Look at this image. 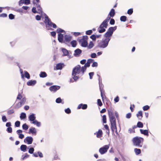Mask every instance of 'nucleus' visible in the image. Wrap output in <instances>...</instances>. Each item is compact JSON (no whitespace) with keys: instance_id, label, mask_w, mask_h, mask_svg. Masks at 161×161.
Listing matches in <instances>:
<instances>
[{"instance_id":"obj_45","label":"nucleus","mask_w":161,"mask_h":161,"mask_svg":"<svg viewBox=\"0 0 161 161\" xmlns=\"http://www.w3.org/2000/svg\"><path fill=\"white\" fill-rule=\"evenodd\" d=\"M29 157V155L27 153H25V155H22L21 156V159L22 160H24L25 159L28 158Z\"/></svg>"},{"instance_id":"obj_34","label":"nucleus","mask_w":161,"mask_h":161,"mask_svg":"<svg viewBox=\"0 0 161 161\" xmlns=\"http://www.w3.org/2000/svg\"><path fill=\"white\" fill-rule=\"evenodd\" d=\"M134 151L136 154L137 155L140 154L141 153V150L137 148H135L134 149Z\"/></svg>"},{"instance_id":"obj_63","label":"nucleus","mask_w":161,"mask_h":161,"mask_svg":"<svg viewBox=\"0 0 161 161\" xmlns=\"http://www.w3.org/2000/svg\"><path fill=\"white\" fill-rule=\"evenodd\" d=\"M2 120L3 122H6L7 120V119L6 116L3 115L2 116Z\"/></svg>"},{"instance_id":"obj_48","label":"nucleus","mask_w":161,"mask_h":161,"mask_svg":"<svg viewBox=\"0 0 161 161\" xmlns=\"http://www.w3.org/2000/svg\"><path fill=\"white\" fill-rule=\"evenodd\" d=\"M42 18H43V17L42 16V15H37L35 17L36 19L38 21L41 20Z\"/></svg>"},{"instance_id":"obj_6","label":"nucleus","mask_w":161,"mask_h":161,"mask_svg":"<svg viewBox=\"0 0 161 161\" xmlns=\"http://www.w3.org/2000/svg\"><path fill=\"white\" fill-rule=\"evenodd\" d=\"M109 144L106 145L100 148L99 152L101 155L105 153L108 151L109 147Z\"/></svg>"},{"instance_id":"obj_60","label":"nucleus","mask_w":161,"mask_h":161,"mask_svg":"<svg viewBox=\"0 0 161 161\" xmlns=\"http://www.w3.org/2000/svg\"><path fill=\"white\" fill-rule=\"evenodd\" d=\"M90 37L93 41H95L96 40V36H95V34H93L91 36H90Z\"/></svg>"},{"instance_id":"obj_42","label":"nucleus","mask_w":161,"mask_h":161,"mask_svg":"<svg viewBox=\"0 0 161 161\" xmlns=\"http://www.w3.org/2000/svg\"><path fill=\"white\" fill-rule=\"evenodd\" d=\"M137 126L139 128H142L143 127V124L141 121H138L137 124Z\"/></svg>"},{"instance_id":"obj_46","label":"nucleus","mask_w":161,"mask_h":161,"mask_svg":"<svg viewBox=\"0 0 161 161\" xmlns=\"http://www.w3.org/2000/svg\"><path fill=\"white\" fill-rule=\"evenodd\" d=\"M102 122L103 124H106L107 123V118L106 115H103L102 117Z\"/></svg>"},{"instance_id":"obj_55","label":"nucleus","mask_w":161,"mask_h":161,"mask_svg":"<svg viewBox=\"0 0 161 161\" xmlns=\"http://www.w3.org/2000/svg\"><path fill=\"white\" fill-rule=\"evenodd\" d=\"M6 131L8 133H11L12 132V129L11 127H8L6 129Z\"/></svg>"},{"instance_id":"obj_22","label":"nucleus","mask_w":161,"mask_h":161,"mask_svg":"<svg viewBox=\"0 0 161 161\" xmlns=\"http://www.w3.org/2000/svg\"><path fill=\"white\" fill-rule=\"evenodd\" d=\"M140 133L141 134H143L145 136H149V130L140 129Z\"/></svg>"},{"instance_id":"obj_15","label":"nucleus","mask_w":161,"mask_h":161,"mask_svg":"<svg viewBox=\"0 0 161 161\" xmlns=\"http://www.w3.org/2000/svg\"><path fill=\"white\" fill-rule=\"evenodd\" d=\"M82 52V51L81 49L77 48L74 51V56L75 57H79L80 56Z\"/></svg>"},{"instance_id":"obj_10","label":"nucleus","mask_w":161,"mask_h":161,"mask_svg":"<svg viewBox=\"0 0 161 161\" xmlns=\"http://www.w3.org/2000/svg\"><path fill=\"white\" fill-rule=\"evenodd\" d=\"M20 100L19 102L16 104L15 107V108H19L24 105L26 102V98L25 97H24Z\"/></svg>"},{"instance_id":"obj_9","label":"nucleus","mask_w":161,"mask_h":161,"mask_svg":"<svg viewBox=\"0 0 161 161\" xmlns=\"http://www.w3.org/2000/svg\"><path fill=\"white\" fill-rule=\"evenodd\" d=\"M61 86H59L54 85L51 86L49 88V90L52 92H56L60 88Z\"/></svg>"},{"instance_id":"obj_44","label":"nucleus","mask_w":161,"mask_h":161,"mask_svg":"<svg viewBox=\"0 0 161 161\" xmlns=\"http://www.w3.org/2000/svg\"><path fill=\"white\" fill-rule=\"evenodd\" d=\"M112 35L111 33L108 32L107 31V32L104 34V37L105 38H108V37H111L112 36Z\"/></svg>"},{"instance_id":"obj_35","label":"nucleus","mask_w":161,"mask_h":161,"mask_svg":"<svg viewBox=\"0 0 161 161\" xmlns=\"http://www.w3.org/2000/svg\"><path fill=\"white\" fill-rule=\"evenodd\" d=\"M57 103H61L62 104H64V102L62 101V100L60 97H58L57 98L55 101Z\"/></svg>"},{"instance_id":"obj_40","label":"nucleus","mask_w":161,"mask_h":161,"mask_svg":"<svg viewBox=\"0 0 161 161\" xmlns=\"http://www.w3.org/2000/svg\"><path fill=\"white\" fill-rule=\"evenodd\" d=\"M31 147V146H30L28 147V149H29L28 153L31 154H32V153H33V152L34 151V149L33 147H31L30 148V147Z\"/></svg>"},{"instance_id":"obj_18","label":"nucleus","mask_w":161,"mask_h":161,"mask_svg":"<svg viewBox=\"0 0 161 161\" xmlns=\"http://www.w3.org/2000/svg\"><path fill=\"white\" fill-rule=\"evenodd\" d=\"M65 65L63 63H59L56 65V68L57 70H61L64 66Z\"/></svg>"},{"instance_id":"obj_36","label":"nucleus","mask_w":161,"mask_h":161,"mask_svg":"<svg viewBox=\"0 0 161 161\" xmlns=\"http://www.w3.org/2000/svg\"><path fill=\"white\" fill-rule=\"evenodd\" d=\"M120 20L121 22H125L127 20V17L125 15L122 16L120 17Z\"/></svg>"},{"instance_id":"obj_62","label":"nucleus","mask_w":161,"mask_h":161,"mask_svg":"<svg viewBox=\"0 0 161 161\" xmlns=\"http://www.w3.org/2000/svg\"><path fill=\"white\" fill-rule=\"evenodd\" d=\"M7 114L8 115H11L14 113V109H11L9 110H8L7 111Z\"/></svg>"},{"instance_id":"obj_57","label":"nucleus","mask_w":161,"mask_h":161,"mask_svg":"<svg viewBox=\"0 0 161 161\" xmlns=\"http://www.w3.org/2000/svg\"><path fill=\"white\" fill-rule=\"evenodd\" d=\"M97 104L99 107H101L102 106L103 103L100 99H98L97 100Z\"/></svg>"},{"instance_id":"obj_39","label":"nucleus","mask_w":161,"mask_h":161,"mask_svg":"<svg viewBox=\"0 0 161 161\" xmlns=\"http://www.w3.org/2000/svg\"><path fill=\"white\" fill-rule=\"evenodd\" d=\"M31 123L35 125H36L38 127H40L41 125V122L38 121L36 120H35V121H33V122H32Z\"/></svg>"},{"instance_id":"obj_38","label":"nucleus","mask_w":161,"mask_h":161,"mask_svg":"<svg viewBox=\"0 0 161 161\" xmlns=\"http://www.w3.org/2000/svg\"><path fill=\"white\" fill-rule=\"evenodd\" d=\"M56 32L58 34H61L62 33H65V31L64 30L60 28H58L56 30Z\"/></svg>"},{"instance_id":"obj_29","label":"nucleus","mask_w":161,"mask_h":161,"mask_svg":"<svg viewBox=\"0 0 161 161\" xmlns=\"http://www.w3.org/2000/svg\"><path fill=\"white\" fill-rule=\"evenodd\" d=\"M115 14V11L114 9L112 8L108 14V15L112 17V18L114 17Z\"/></svg>"},{"instance_id":"obj_24","label":"nucleus","mask_w":161,"mask_h":161,"mask_svg":"<svg viewBox=\"0 0 161 161\" xmlns=\"http://www.w3.org/2000/svg\"><path fill=\"white\" fill-rule=\"evenodd\" d=\"M28 148V147L27 146L24 144L21 145L20 147L21 151L24 152H26L27 151Z\"/></svg>"},{"instance_id":"obj_7","label":"nucleus","mask_w":161,"mask_h":161,"mask_svg":"<svg viewBox=\"0 0 161 161\" xmlns=\"http://www.w3.org/2000/svg\"><path fill=\"white\" fill-rule=\"evenodd\" d=\"M99 90L101 92V96L102 97V101L103 103L104 102V95L103 92V90L104 87V85L102 84V79H101V80L99 81Z\"/></svg>"},{"instance_id":"obj_58","label":"nucleus","mask_w":161,"mask_h":161,"mask_svg":"<svg viewBox=\"0 0 161 161\" xmlns=\"http://www.w3.org/2000/svg\"><path fill=\"white\" fill-rule=\"evenodd\" d=\"M107 31L108 32L111 33L112 35H113V34L114 32L113 29H112V28H111V27H110L108 28Z\"/></svg>"},{"instance_id":"obj_20","label":"nucleus","mask_w":161,"mask_h":161,"mask_svg":"<svg viewBox=\"0 0 161 161\" xmlns=\"http://www.w3.org/2000/svg\"><path fill=\"white\" fill-rule=\"evenodd\" d=\"M36 80H30L27 82V85L28 86H33L36 83Z\"/></svg>"},{"instance_id":"obj_59","label":"nucleus","mask_w":161,"mask_h":161,"mask_svg":"<svg viewBox=\"0 0 161 161\" xmlns=\"http://www.w3.org/2000/svg\"><path fill=\"white\" fill-rule=\"evenodd\" d=\"M88 39V36L87 35L83 36L82 38L80 39V40L87 41Z\"/></svg>"},{"instance_id":"obj_43","label":"nucleus","mask_w":161,"mask_h":161,"mask_svg":"<svg viewBox=\"0 0 161 161\" xmlns=\"http://www.w3.org/2000/svg\"><path fill=\"white\" fill-rule=\"evenodd\" d=\"M29 126L26 123L22 125V128L23 130H27L29 128Z\"/></svg>"},{"instance_id":"obj_53","label":"nucleus","mask_w":161,"mask_h":161,"mask_svg":"<svg viewBox=\"0 0 161 161\" xmlns=\"http://www.w3.org/2000/svg\"><path fill=\"white\" fill-rule=\"evenodd\" d=\"M64 111L65 113L68 114H70L71 113V110L69 108L65 109Z\"/></svg>"},{"instance_id":"obj_54","label":"nucleus","mask_w":161,"mask_h":161,"mask_svg":"<svg viewBox=\"0 0 161 161\" xmlns=\"http://www.w3.org/2000/svg\"><path fill=\"white\" fill-rule=\"evenodd\" d=\"M115 20L113 18H111L109 21V24L111 25H113L115 24Z\"/></svg>"},{"instance_id":"obj_64","label":"nucleus","mask_w":161,"mask_h":161,"mask_svg":"<svg viewBox=\"0 0 161 161\" xmlns=\"http://www.w3.org/2000/svg\"><path fill=\"white\" fill-rule=\"evenodd\" d=\"M92 33V30H88L86 31V34L87 35H90Z\"/></svg>"},{"instance_id":"obj_23","label":"nucleus","mask_w":161,"mask_h":161,"mask_svg":"<svg viewBox=\"0 0 161 161\" xmlns=\"http://www.w3.org/2000/svg\"><path fill=\"white\" fill-rule=\"evenodd\" d=\"M28 133L29 134L31 133L34 135H36V128L34 127H31V128L29 129Z\"/></svg>"},{"instance_id":"obj_27","label":"nucleus","mask_w":161,"mask_h":161,"mask_svg":"<svg viewBox=\"0 0 161 161\" xmlns=\"http://www.w3.org/2000/svg\"><path fill=\"white\" fill-rule=\"evenodd\" d=\"M62 52L64 54L63 56H69V52L66 49L64 48H61Z\"/></svg>"},{"instance_id":"obj_2","label":"nucleus","mask_w":161,"mask_h":161,"mask_svg":"<svg viewBox=\"0 0 161 161\" xmlns=\"http://www.w3.org/2000/svg\"><path fill=\"white\" fill-rule=\"evenodd\" d=\"M144 141V139L143 137L138 136L133 137L132 139L134 145L139 147H142Z\"/></svg>"},{"instance_id":"obj_50","label":"nucleus","mask_w":161,"mask_h":161,"mask_svg":"<svg viewBox=\"0 0 161 161\" xmlns=\"http://www.w3.org/2000/svg\"><path fill=\"white\" fill-rule=\"evenodd\" d=\"M15 15L12 14H10L8 15V18L12 20L15 18Z\"/></svg>"},{"instance_id":"obj_47","label":"nucleus","mask_w":161,"mask_h":161,"mask_svg":"<svg viewBox=\"0 0 161 161\" xmlns=\"http://www.w3.org/2000/svg\"><path fill=\"white\" fill-rule=\"evenodd\" d=\"M94 46V44L92 41H90L89 42L88 46H87L88 48L89 49L92 48Z\"/></svg>"},{"instance_id":"obj_12","label":"nucleus","mask_w":161,"mask_h":161,"mask_svg":"<svg viewBox=\"0 0 161 161\" xmlns=\"http://www.w3.org/2000/svg\"><path fill=\"white\" fill-rule=\"evenodd\" d=\"M33 139L32 136H27L24 140V142L28 144H31L32 143Z\"/></svg>"},{"instance_id":"obj_13","label":"nucleus","mask_w":161,"mask_h":161,"mask_svg":"<svg viewBox=\"0 0 161 161\" xmlns=\"http://www.w3.org/2000/svg\"><path fill=\"white\" fill-rule=\"evenodd\" d=\"M45 25L46 28H47V26L52 27L54 29H56L57 28V26L56 24L52 22L51 19L49 20Z\"/></svg>"},{"instance_id":"obj_37","label":"nucleus","mask_w":161,"mask_h":161,"mask_svg":"<svg viewBox=\"0 0 161 161\" xmlns=\"http://www.w3.org/2000/svg\"><path fill=\"white\" fill-rule=\"evenodd\" d=\"M25 77L26 78L28 79H29L30 78V75L29 73L26 71L25 70L24 71Z\"/></svg>"},{"instance_id":"obj_49","label":"nucleus","mask_w":161,"mask_h":161,"mask_svg":"<svg viewBox=\"0 0 161 161\" xmlns=\"http://www.w3.org/2000/svg\"><path fill=\"white\" fill-rule=\"evenodd\" d=\"M133 9L132 8H130L128 10L127 14L129 15H131L133 14Z\"/></svg>"},{"instance_id":"obj_14","label":"nucleus","mask_w":161,"mask_h":161,"mask_svg":"<svg viewBox=\"0 0 161 161\" xmlns=\"http://www.w3.org/2000/svg\"><path fill=\"white\" fill-rule=\"evenodd\" d=\"M79 43H81L80 46L83 47H87L88 42L86 41L81 40L80 39L77 40Z\"/></svg>"},{"instance_id":"obj_3","label":"nucleus","mask_w":161,"mask_h":161,"mask_svg":"<svg viewBox=\"0 0 161 161\" xmlns=\"http://www.w3.org/2000/svg\"><path fill=\"white\" fill-rule=\"evenodd\" d=\"M85 73L84 70L82 69V67L78 64L76 66H75L73 69L72 70V73L73 74H80L81 75H83Z\"/></svg>"},{"instance_id":"obj_51","label":"nucleus","mask_w":161,"mask_h":161,"mask_svg":"<svg viewBox=\"0 0 161 161\" xmlns=\"http://www.w3.org/2000/svg\"><path fill=\"white\" fill-rule=\"evenodd\" d=\"M38 11H37V13L40 14L41 15H42L43 13V12L42 11V7L37 8Z\"/></svg>"},{"instance_id":"obj_16","label":"nucleus","mask_w":161,"mask_h":161,"mask_svg":"<svg viewBox=\"0 0 161 161\" xmlns=\"http://www.w3.org/2000/svg\"><path fill=\"white\" fill-rule=\"evenodd\" d=\"M36 116H35V114L34 113H30V114L28 116V119L29 120L33 122V121H35V120H36Z\"/></svg>"},{"instance_id":"obj_21","label":"nucleus","mask_w":161,"mask_h":161,"mask_svg":"<svg viewBox=\"0 0 161 161\" xmlns=\"http://www.w3.org/2000/svg\"><path fill=\"white\" fill-rule=\"evenodd\" d=\"M87 108V105L86 104L80 103L77 107V109L82 108V109H86Z\"/></svg>"},{"instance_id":"obj_56","label":"nucleus","mask_w":161,"mask_h":161,"mask_svg":"<svg viewBox=\"0 0 161 161\" xmlns=\"http://www.w3.org/2000/svg\"><path fill=\"white\" fill-rule=\"evenodd\" d=\"M150 108V106L148 105H145L142 107L143 110L144 111H146L148 110Z\"/></svg>"},{"instance_id":"obj_32","label":"nucleus","mask_w":161,"mask_h":161,"mask_svg":"<svg viewBox=\"0 0 161 161\" xmlns=\"http://www.w3.org/2000/svg\"><path fill=\"white\" fill-rule=\"evenodd\" d=\"M70 44L72 47H75L76 46L77 44V43L76 40H73L70 42Z\"/></svg>"},{"instance_id":"obj_52","label":"nucleus","mask_w":161,"mask_h":161,"mask_svg":"<svg viewBox=\"0 0 161 161\" xmlns=\"http://www.w3.org/2000/svg\"><path fill=\"white\" fill-rule=\"evenodd\" d=\"M20 122L19 121H16L15 122L14 126L15 127H19L20 126Z\"/></svg>"},{"instance_id":"obj_4","label":"nucleus","mask_w":161,"mask_h":161,"mask_svg":"<svg viewBox=\"0 0 161 161\" xmlns=\"http://www.w3.org/2000/svg\"><path fill=\"white\" fill-rule=\"evenodd\" d=\"M108 44L106 42L104 39H103L99 42L98 43L97 45L94 48L96 49L97 48H105L107 47Z\"/></svg>"},{"instance_id":"obj_11","label":"nucleus","mask_w":161,"mask_h":161,"mask_svg":"<svg viewBox=\"0 0 161 161\" xmlns=\"http://www.w3.org/2000/svg\"><path fill=\"white\" fill-rule=\"evenodd\" d=\"M111 124V129L113 133H114V130H116L117 129L116 125V120L110 121Z\"/></svg>"},{"instance_id":"obj_30","label":"nucleus","mask_w":161,"mask_h":161,"mask_svg":"<svg viewBox=\"0 0 161 161\" xmlns=\"http://www.w3.org/2000/svg\"><path fill=\"white\" fill-rule=\"evenodd\" d=\"M71 75L72 76V79L75 81H76L80 78L79 75H77V74H73L72 73Z\"/></svg>"},{"instance_id":"obj_19","label":"nucleus","mask_w":161,"mask_h":161,"mask_svg":"<svg viewBox=\"0 0 161 161\" xmlns=\"http://www.w3.org/2000/svg\"><path fill=\"white\" fill-rule=\"evenodd\" d=\"M94 135H96V136L98 138H100L103 136V132L101 129H99L97 131L94 133Z\"/></svg>"},{"instance_id":"obj_5","label":"nucleus","mask_w":161,"mask_h":161,"mask_svg":"<svg viewBox=\"0 0 161 161\" xmlns=\"http://www.w3.org/2000/svg\"><path fill=\"white\" fill-rule=\"evenodd\" d=\"M108 115L109 118V121L116 120V118L114 115V111L112 108L107 109Z\"/></svg>"},{"instance_id":"obj_17","label":"nucleus","mask_w":161,"mask_h":161,"mask_svg":"<svg viewBox=\"0 0 161 161\" xmlns=\"http://www.w3.org/2000/svg\"><path fill=\"white\" fill-rule=\"evenodd\" d=\"M64 36L63 34H58V42L61 43H63L64 39Z\"/></svg>"},{"instance_id":"obj_33","label":"nucleus","mask_w":161,"mask_h":161,"mask_svg":"<svg viewBox=\"0 0 161 161\" xmlns=\"http://www.w3.org/2000/svg\"><path fill=\"white\" fill-rule=\"evenodd\" d=\"M26 113L24 112H22L21 113L20 116V118L21 120H24L26 118Z\"/></svg>"},{"instance_id":"obj_26","label":"nucleus","mask_w":161,"mask_h":161,"mask_svg":"<svg viewBox=\"0 0 161 161\" xmlns=\"http://www.w3.org/2000/svg\"><path fill=\"white\" fill-rule=\"evenodd\" d=\"M42 15H43L44 16V23L45 24H46V23L50 20V19L49 18L48 16L44 12L43 13Z\"/></svg>"},{"instance_id":"obj_28","label":"nucleus","mask_w":161,"mask_h":161,"mask_svg":"<svg viewBox=\"0 0 161 161\" xmlns=\"http://www.w3.org/2000/svg\"><path fill=\"white\" fill-rule=\"evenodd\" d=\"M90 63L87 62L86 63H85V65L83 66H82V69H83L85 72L87 68L89 67L90 66Z\"/></svg>"},{"instance_id":"obj_8","label":"nucleus","mask_w":161,"mask_h":161,"mask_svg":"<svg viewBox=\"0 0 161 161\" xmlns=\"http://www.w3.org/2000/svg\"><path fill=\"white\" fill-rule=\"evenodd\" d=\"M72 37L69 35H64V40L63 43L69 46H70V45L68 44V43L72 39Z\"/></svg>"},{"instance_id":"obj_25","label":"nucleus","mask_w":161,"mask_h":161,"mask_svg":"<svg viewBox=\"0 0 161 161\" xmlns=\"http://www.w3.org/2000/svg\"><path fill=\"white\" fill-rule=\"evenodd\" d=\"M136 116L138 117L139 120H141L143 117L142 111L141 110L138 111V113L136 114Z\"/></svg>"},{"instance_id":"obj_31","label":"nucleus","mask_w":161,"mask_h":161,"mask_svg":"<svg viewBox=\"0 0 161 161\" xmlns=\"http://www.w3.org/2000/svg\"><path fill=\"white\" fill-rule=\"evenodd\" d=\"M47 75L46 73L44 71H41L39 74L40 77L42 78H45L46 77Z\"/></svg>"},{"instance_id":"obj_1","label":"nucleus","mask_w":161,"mask_h":161,"mask_svg":"<svg viewBox=\"0 0 161 161\" xmlns=\"http://www.w3.org/2000/svg\"><path fill=\"white\" fill-rule=\"evenodd\" d=\"M109 15H108L107 18L104 20L101 24L100 25L99 27L97 29V31L99 33H102L106 31L108 25V23L109 20L111 19Z\"/></svg>"},{"instance_id":"obj_61","label":"nucleus","mask_w":161,"mask_h":161,"mask_svg":"<svg viewBox=\"0 0 161 161\" xmlns=\"http://www.w3.org/2000/svg\"><path fill=\"white\" fill-rule=\"evenodd\" d=\"M5 56L7 57V59L8 60H13L14 58V57H13V56L10 57L8 55L6 54H5Z\"/></svg>"},{"instance_id":"obj_41","label":"nucleus","mask_w":161,"mask_h":161,"mask_svg":"<svg viewBox=\"0 0 161 161\" xmlns=\"http://www.w3.org/2000/svg\"><path fill=\"white\" fill-rule=\"evenodd\" d=\"M104 96H105V101H106V105H107L108 106H109V105H110L111 104V103L110 102V100L108 98H107L106 97V96H105V95H104Z\"/></svg>"}]
</instances>
